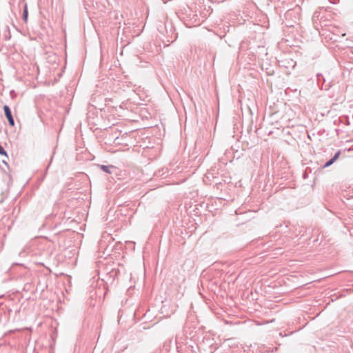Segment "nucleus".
<instances>
[{
  "label": "nucleus",
  "mask_w": 353,
  "mask_h": 353,
  "mask_svg": "<svg viewBox=\"0 0 353 353\" xmlns=\"http://www.w3.org/2000/svg\"><path fill=\"white\" fill-rule=\"evenodd\" d=\"M3 110H4V112H5L6 117L8 119V121L9 122V124L11 126H14V119L12 117V113H11L10 108L8 105H4Z\"/></svg>",
  "instance_id": "nucleus-1"
},
{
  "label": "nucleus",
  "mask_w": 353,
  "mask_h": 353,
  "mask_svg": "<svg viewBox=\"0 0 353 353\" xmlns=\"http://www.w3.org/2000/svg\"><path fill=\"white\" fill-rule=\"evenodd\" d=\"M340 154L341 152L339 151L337 152L335 154L334 157L325 163V167H328L331 165L339 157Z\"/></svg>",
  "instance_id": "nucleus-2"
},
{
  "label": "nucleus",
  "mask_w": 353,
  "mask_h": 353,
  "mask_svg": "<svg viewBox=\"0 0 353 353\" xmlns=\"http://www.w3.org/2000/svg\"><path fill=\"white\" fill-rule=\"evenodd\" d=\"M0 154L2 155L7 156V153H6V150L3 149V148L1 145H0Z\"/></svg>",
  "instance_id": "nucleus-3"
},
{
  "label": "nucleus",
  "mask_w": 353,
  "mask_h": 353,
  "mask_svg": "<svg viewBox=\"0 0 353 353\" xmlns=\"http://www.w3.org/2000/svg\"><path fill=\"white\" fill-rule=\"evenodd\" d=\"M101 169H102L104 172H106L110 173V171H109V170H108V167H107V166H105V165H102V166H101Z\"/></svg>",
  "instance_id": "nucleus-4"
},
{
  "label": "nucleus",
  "mask_w": 353,
  "mask_h": 353,
  "mask_svg": "<svg viewBox=\"0 0 353 353\" xmlns=\"http://www.w3.org/2000/svg\"><path fill=\"white\" fill-rule=\"evenodd\" d=\"M24 15H25V17L26 18L27 17V12L26 11H25Z\"/></svg>",
  "instance_id": "nucleus-5"
}]
</instances>
